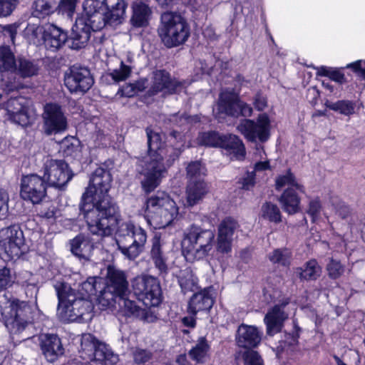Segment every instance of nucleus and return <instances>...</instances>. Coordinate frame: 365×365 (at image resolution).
Returning <instances> with one entry per match:
<instances>
[{
	"mask_svg": "<svg viewBox=\"0 0 365 365\" xmlns=\"http://www.w3.org/2000/svg\"><path fill=\"white\" fill-rule=\"evenodd\" d=\"M111 182L108 170L96 168L82 195L80 210L91 234L105 237L112 235L115 230L118 250L127 259H135L144 250L146 232L130 221H122L118 206L108 195Z\"/></svg>",
	"mask_w": 365,
	"mask_h": 365,
	"instance_id": "nucleus-1",
	"label": "nucleus"
},
{
	"mask_svg": "<svg viewBox=\"0 0 365 365\" xmlns=\"http://www.w3.org/2000/svg\"><path fill=\"white\" fill-rule=\"evenodd\" d=\"M185 137L178 130H172L168 135V144L165 145L158 153L144 157L139 165V173L143 175L141 185L145 192L153 191L160 184L167 168L172 166L185 148Z\"/></svg>",
	"mask_w": 365,
	"mask_h": 365,
	"instance_id": "nucleus-2",
	"label": "nucleus"
},
{
	"mask_svg": "<svg viewBox=\"0 0 365 365\" xmlns=\"http://www.w3.org/2000/svg\"><path fill=\"white\" fill-rule=\"evenodd\" d=\"M58 297L57 316L63 322H87L93 317V304L68 283L57 281L53 285Z\"/></svg>",
	"mask_w": 365,
	"mask_h": 365,
	"instance_id": "nucleus-3",
	"label": "nucleus"
},
{
	"mask_svg": "<svg viewBox=\"0 0 365 365\" xmlns=\"http://www.w3.org/2000/svg\"><path fill=\"white\" fill-rule=\"evenodd\" d=\"M37 313V306L33 307L29 302L14 299L4 308L2 315L10 334L22 335L21 341H24L30 338L26 334V329L33 324Z\"/></svg>",
	"mask_w": 365,
	"mask_h": 365,
	"instance_id": "nucleus-4",
	"label": "nucleus"
},
{
	"mask_svg": "<svg viewBox=\"0 0 365 365\" xmlns=\"http://www.w3.org/2000/svg\"><path fill=\"white\" fill-rule=\"evenodd\" d=\"M178 214L175 201L165 192H158L147 200L145 217L156 229L170 225Z\"/></svg>",
	"mask_w": 365,
	"mask_h": 365,
	"instance_id": "nucleus-5",
	"label": "nucleus"
},
{
	"mask_svg": "<svg viewBox=\"0 0 365 365\" xmlns=\"http://www.w3.org/2000/svg\"><path fill=\"white\" fill-rule=\"evenodd\" d=\"M215 233L192 225L182 242V252L186 260L192 262L205 257L212 249Z\"/></svg>",
	"mask_w": 365,
	"mask_h": 365,
	"instance_id": "nucleus-6",
	"label": "nucleus"
},
{
	"mask_svg": "<svg viewBox=\"0 0 365 365\" xmlns=\"http://www.w3.org/2000/svg\"><path fill=\"white\" fill-rule=\"evenodd\" d=\"M158 35L168 48L183 44L190 36V29L182 16L175 12H165L161 15Z\"/></svg>",
	"mask_w": 365,
	"mask_h": 365,
	"instance_id": "nucleus-7",
	"label": "nucleus"
},
{
	"mask_svg": "<svg viewBox=\"0 0 365 365\" xmlns=\"http://www.w3.org/2000/svg\"><path fill=\"white\" fill-rule=\"evenodd\" d=\"M25 252L24 233L18 225L0 230V257L4 261L18 259Z\"/></svg>",
	"mask_w": 365,
	"mask_h": 365,
	"instance_id": "nucleus-8",
	"label": "nucleus"
},
{
	"mask_svg": "<svg viewBox=\"0 0 365 365\" xmlns=\"http://www.w3.org/2000/svg\"><path fill=\"white\" fill-rule=\"evenodd\" d=\"M134 294L147 307H158L162 302V291L157 278L149 275L138 276L132 281Z\"/></svg>",
	"mask_w": 365,
	"mask_h": 365,
	"instance_id": "nucleus-9",
	"label": "nucleus"
},
{
	"mask_svg": "<svg viewBox=\"0 0 365 365\" xmlns=\"http://www.w3.org/2000/svg\"><path fill=\"white\" fill-rule=\"evenodd\" d=\"M43 170V178L47 185L59 190L63 189L73 177V171L63 160H46Z\"/></svg>",
	"mask_w": 365,
	"mask_h": 365,
	"instance_id": "nucleus-10",
	"label": "nucleus"
},
{
	"mask_svg": "<svg viewBox=\"0 0 365 365\" xmlns=\"http://www.w3.org/2000/svg\"><path fill=\"white\" fill-rule=\"evenodd\" d=\"M42 130L46 135L61 133L68 128L67 118L62 107L55 103H46L42 113Z\"/></svg>",
	"mask_w": 365,
	"mask_h": 365,
	"instance_id": "nucleus-11",
	"label": "nucleus"
},
{
	"mask_svg": "<svg viewBox=\"0 0 365 365\" xmlns=\"http://www.w3.org/2000/svg\"><path fill=\"white\" fill-rule=\"evenodd\" d=\"M64 83L71 93H86L93 85L90 70L85 66L73 65L64 75Z\"/></svg>",
	"mask_w": 365,
	"mask_h": 365,
	"instance_id": "nucleus-12",
	"label": "nucleus"
},
{
	"mask_svg": "<svg viewBox=\"0 0 365 365\" xmlns=\"http://www.w3.org/2000/svg\"><path fill=\"white\" fill-rule=\"evenodd\" d=\"M47 185L43 177L37 174L24 175L21 180L20 195L24 200L38 204L46 197Z\"/></svg>",
	"mask_w": 365,
	"mask_h": 365,
	"instance_id": "nucleus-13",
	"label": "nucleus"
},
{
	"mask_svg": "<svg viewBox=\"0 0 365 365\" xmlns=\"http://www.w3.org/2000/svg\"><path fill=\"white\" fill-rule=\"evenodd\" d=\"M269 120L267 116L260 115L256 122L250 119L242 120L237 128L251 142H255L257 139L265 142L269 137Z\"/></svg>",
	"mask_w": 365,
	"mask_h": 365,
	"instance_id": "nucleus-14",
	"label": "nucleus"
},
{
	"mask_svg": "<svg viewBox=\"0 0 365 365\" xmlns=\"http://www.w3.org/2000/svg\"><path fill=\"white\" fill-rule=\"evenodd\" d=\"M31 104V100L24 96L11 97L5 103L9 120L22 126L27 125L30 123Z\"/></svg>",
	"mask_w": 365,
	"mask_h": 365,
	"instance_id": "nucleus-15",
	"label": "nucleus"
},
{
	"mask_svg": "<svg viewBox=\"0 0 365 365\" xmlns=\"http://www.w3.org/2000/svg\"><path fill=\"white\" fill-rule=\"evenodd\" d=\"M86 18L80 19L86 24L91 31H96L110 26L108 13L101 11L102 3L98 0H85L83 4Z\"/></svg>",
	"mask_w": 365,
	"mask_h": 365,
	"instance_id": "nucleus-16",
	"label": "nucleus"
},
{
	"mask_svg": "<svg viewBox=\"0 0 365 365\" xmlns=\"http://www.w3.org/2000/svg\"><path fill=\"white\" fill-rule=\"evenodd\" d=\"M183 88L182 82L172 78L165 70H157L153 73L152 85L148 91L150 96L159 93L163 95L173 94L181 91Z\"/></svg>",
	"mask_w": 365,
	"mask_h": 365,
	"instance_id": "nucleus-17",
	"label": "nucleus"
},
{
	"mask_svg": "<svg viewBox=\"0 0 365 365\" xmlns=\"http://www.w3.org/2000/svg\"><path fill=\"white\" fill-rule=\"evenodd\" d=\"M81 349L83 353L87 355V357L82 356L83 359L89 361H96L103 362L104 361H115L118 359L109 351L106 346L96 341L91 335L83 337L81 342Z\"/></svg>",
	"mask_w": 365,
	"mask_h": 365,
	"instance_id": "nucleus-18",
	"label": "nucleus"
},
{
	"mask_svg": "<svg viewBox=\"0 0 365 365\" xmlns=\"http://www.w3.org/2000/svg\"><path fill=\"white\" fill-rule=\"evenodd\" d=\"M239 228L238 222L232 217L225 218L218 225L216 250L221 254H228L232 251V245L235 231Z\"/></svg>",
	"mask_w": 365,
	"mask_h": 365,
	"instance_id": "nucleus-19",
	"label": "nucleus"
},
{
	"mask_svg": "<svg viewBox=\"0 0 365 365\" xmlns=\"http://www.w3.org/2000/svg\"><path fill=\"white\" fill-rule=\"evenodd\" d=\"M238 101V95L234 91L228 90L222 91L212 110L215 118L220 120L226 116L237 117Z\"/></svg>",
	"mask_w": 365,
	"mask_h": 365,
	"instance_id": "nucleus-20",
	"label": "nucleus"
},
{
	"mask_svg": "<svg viewBox=\"0 0 365 365\" xmlns=\"http://www.w3.org/2000/svg\"><path fill=\"white\" fill-rule=\"evenodd\" d=\"M263 333L257 327L241 324L235 335L236 344L239 347L252 350L260 344Z\"/></svg>",
	"mask_w": 365,
	"mask_h": 365,
	"instance_id": "nucleus-21",
	"label": "nucleus"
},
{
	"mask_svg": "<svg viewBox=\"0 0 365 365\" xmlns=\"http://www.w3.org/2000/svg\"><path fill=\"white\" fill-rule=\"evenodd\" d=\"M38 340L41 351L48 361L53 362L63 354L64 349L57 335L41 334Z\"/></svg>",
	"mask_w": 365,
	"mask_h": 365,
	"instance_id": "nucleus-22",
	"label": "nucleus"
},
{
	"mask_svg": "<svg viewBox=\"0 0 365 365\" xmlns=\"http://www.w3.org/2000/svg\"><path fill=\"white\" fill-rule=\"evenodd\" d=\"M104 285L119 296V298L128 296L130 293L125 274L114 267H108Z\"/></svg>",
	"mask_w": 365,
	"mask_h": 365,
	"instance_id": "nucleus-23",
	"label": "nucleus"
},
{
	"mask_svg": "<svg viewBox=\"0 0 365 365\" xmlns=\"http://www.w3.org/2000/svg\"><path fill=\"white\" fill-rule=\"evenodd\" d=\"M287 303H282L274 306L265 315L264 322L267 325V333L269 336L280 332L284 322L288 318L284 312Z\"/></svg>",
	"mask_w": 365,
	"mask_h": 365,
	"instance_id": "nucleus-24",
	"label": "nucleus"
},
{
	"mask_svg": "<svg viewBox=\"0 0 365 365\" xmlns=\"http://www.w3.org/2000/svg\"><path fill=\"white\" fill-rule=\"evenodd\" d=\"M91 31L83 20H77L68 37V47L73 50L85 48L91 38Z\"/></svg>",
	"mask_w": 365,
	"mask_h": 365,
	"instance_id": "nucleus-25",
	"label": "nucleus"
},
{
	"mask_svg": "<svg viewBox=\"0 0 365 365\" xmlns=\"http://www.w3.org/2000/svg\"><path fill=\"white\" fill-rule=\"evenodd\" d=\"M101 3L106 6L110 27L115 28L123 22L127 7L125 0H103Z\"/></svg>",
	"mask_w": 365,
	"mask_h": 365,
	"instance_id": "nucleus-26",
	"label": "nucleus"
},
{
	"mask_svg": "<svg viewBox=\"0 0 365 365\" xmlns=\"http://www.w3.org/2000/svg\"><path fill=\"white\" fill-rule=\"evenodd\" d=\"M214 304V299L206 289L195 293L188 302L187 312L196 315L200 312L209 311Z\"/></svg>",
	"mask_w": 365,
	"mask_h": 365,
	"instance_id": "nucleus-27",
	"label": "nucleus"
},
{
	"mask_svg": "<svg viewBox=\"0 0 365 365\" xmlns=\"http://www.w3.org/2000/svg\"><path fill=\"white\" fill-rule=\"evenodd\" d=\"M152 245L150 251V257L155 267L158 270L159 275L165 277L168 271L167 257L163 250L160 237L155 236L152 240Z\"/></svg>",
	"mask_w": 365,
	"mask_h": 365,
	"instance_id": "nucleus-28",
	"label": "nucleus"
},
{
	"mask_svg": "<svg viewBox=\"0 0 365 365\" xmlns=\"http://www.w3.org/2000/svg\"><path fill=\"white\" fill-rule=\"evenodd\" d=\"M45 43L47 48L52 51H57L61 48L66 42L68 43L67 33L53 24L46 26Z\"/></svg>",
	"mask_w": 365,
	"mask_h": 365,
	"instance_id": "nucleus-29",
	"label": "nucleus"
},
{
	"mask_svg": "<svg viewBox=\"0 0 365 365\" xmlns=\"http://www.w3.org/2000/svg\"><path fill=\"white\" fill-rule=\"evenodd\" d=\"M209 192V187L204 180L188 181L186 187L187 206L192 207L201 202Z\"/></svg>",
	"mask_w": 365,
	"mask_h": 365,
	"instance_id": "nucleus-30",
	"label": "nucleus"
},
{
	"mask_svg": "<svg viewBox=\"0 0 365 365\" xmlns=\"http://www.w3.org/2000/svg\"><path fill=\"white\" fill-rule=\"evenodd\" d=\"M71 251L80 260L90 261L93 250V244L88 237L78 235L71 240Z\"/></svg>",
	"mask_w": 365,
	"mask_h": 365,
	"instance_id": "nucleus-31",
	"label": "nucleus"
},
{
	"mask_svg": "<svg viewBox=\"0 0 365 365\" xmlns=\"http://www.w3.org/2000/svg\"><path fill=\"white\" fill-rule=\"evenodd\" d=\"M132 10L133 14L130 21L133 26L139 28L148 25L152 14L148 5L142 1H135L132 5Z\"/></svg>",
	"mask_w": 365,
	"mask_h": 365,
	"instance_id": "nucleus-32",
	"label": "nucleus"
},
{
	"mask_svg": "<svg viewBox=\"0 0 365 365\" xmlns=\"http://www.w3.org/2000/svg\"><path fill=\"white\" fill-rule=\"evenodd\" d=\"M220 148L233 153L237 159H243L245 156V148L242 141L235 135H222Z\"/></svg>",
	"mask_w": 365,
	"mask_h": 365,
	"instance_id": "nucleus-33",
	"label": "nucleus"
},
{
	"mask_svg": "<svg viewBox=\"0 0 365 365\" xmlns=\"http://www.w3.org/2000/svg\"><path fill=\"white\" fill-rule=\"evenodd\" d=\"M297 190L292 187H287L279 199L284 212L289 215L297 213L299 210L300 198Z\"/></svg>",
	"mask_w": 365,
	"mask_h": 365,
	"instance_id": "nucleus-34",
	"label": "nucleus"
},
{
	"mask_svg": "<svg viewBox=\"0 0 365 365\" xmlns=\"http://www.w3.org/2000/svg\"><path fill=\"white\" fill-rule=\"evenodd\" d=\"M322 273V267L316 259H310L304 264V268L297 267L296 274L302 280H316Z\"/></svg>",
	"mask_w": 365,
	"mask_h": 365,
	"instance_id": "nucleus-35",
	"label": "nucleus"
},
{
	"mask_svg": "<svg viewBox=\"0 0 365 365\" xmlns=\"http://www.w3.org/2000/svg\"><path fill=\"white\" fill-rule=\"evenodd\" d=\"M210 346L204 337L200 338L197 344L189 351L188 355L197 364H203L209 358Z\"/></svg>",
	"mask_w": 365,
	"mask_h": 365,
	"instance_id": "nucleus-36",
	"label": "nucleus"
},
{
	"mask_svg": "<svg viewBox=\"0 0 365 365\" xmlns=\"http://www.w3.org/2000/svg\"><path fill=\"white\" fill-rule=\"evenodd\" d=\"M46 27L38 24H29L24 31V37L30 43L41 44L45 41Z\"/></svg>",
	"mask_w": 365,
	"mask_h": 365,
	"instance_id": "nucleus-37",
	"label": "nucleus"
},
{
	"mask_svg": "<svg viewBox=\"0 0 365 365\" xmlns=\"http://www.w3.org/2000/svg\"><path fill=\"white\" fill-rule=\"evenodd\" d=\"M55 0H36L32 6V15L38 19H44L56 11Z\"/></svg>",
	"mask_w": 365,
	"mask_h": 365,
	"instance_id": "nucleus-38",
	"label": "nucleus"
},
{
	"mask_svg": "<svg viewBox=\"0 0 365 365\" xmlns=\"http://www.w3.org/2000/svg\"><path fill=\"white\" fill-rule=\"evenodd\" d=\"M101 285H103L101 278L91 277L82 282L76 291L85 297L86 299H91V296L97 294L98 289H101Z\"/></svg>",
	"mask_w": 365,
	"mask_h": 365,
	"instance_id": "nucleus-39",
	"label": "nucleus"
},
{
	"mask_svg": "<svg viewBox=\"0 0 365 365\" xmlns=\"http://www.w3.org/2000/svg\"><path fill=\"white\" fill-rule=\"evenodd\" d=\"M97 304L101 309H106L113 307L119 301V296L108 289L104 284L99 289V294L97 295Z\"/></svg>",
	"mask_w": 365,
	"mask_h": 365,
	"instance_id": "nucleus-40",
	"label": "nucleus"
},
{
	"mask_svg": "<svg viewBox=\"0 0 365 365\" xmlns=\"http://www.w3.org/2000/svg\"><path fill=\"white\" fill-rule=\"evenodd\" d=\"M182 292L186 294L189 292L196 291L197 287L198 280L192 271L190 269H185L182 273L178 279Z\"/></svg>",
	"mask_w": 365,
	"mask_h": 365,
	"instance_id": "nucleus-41",
	"label": "nucleus"
},
{
	"mask_svg": "<svg viewBox=\"0 0 365 365\" xmlns=\"http://www.w3.org/2000/svg\"><path fill=\"white\" fill-rule=\"evenodd\" d=\"M118 305L127 316L135 317H143L144 316L145 310L137 305L134 300L128 299L127 296L119 298Z\"/></svg>",
	"mask_w": 365,
	"mask_h": 365,
	"instance_id": "nucleus-42",
	"label": "nucleus"
},
{
	"mask_svg": "<svg viewBox=\"0 0 365 365\" xmlns=\"http://www.w3.org/2000/svg\"><path fill=\"white\" fill-rule=\"evenodd\" d=\"M275 183L277 190H279L284 186H287V187L296 189L300 192H304V186L296 180L295 176L290 172V170H288L284 175L278 176L276 178Z\"/></svg>",
	"mask_w": 365,
	"mask_h": 365,
	"instance_id": "nucleus-43",
	"label": "nucleus"
},
{
	"mask_svg": "<svg viewBox=\"0 0 365 365\" xmlns=\"http://www.w3.org/2000/svg\"><path fill=\"white\" fill-rule=\"evenodd\" d=\"M325 106L330 110L344 115L349 116L355 113L356 104L351 101L340 100L334 103L327 101Z\"/></svg>",
	"mask_w": 365,
	"mask_h": 365,
	"instance_id": "nucleus-44",
	"label": "nucleus"
},
{
	"mask_svg": "<svg viewBox=\"0 0 365 365\" xmlns=\"http://www.w3.org/2000/svg\"><path fill=\"white\" fill-rule=\"evenodd\" d=\"M15 70L23 78H29L37 75L39 67L36 63L26 58H19Z\"/></svg>",
	"mask_w": 365,
	"mask_h": 365,
	"instance_id": "nucleus-45",
	"label": "nucleus"
},
{
	"mask_svg": "<svg viewBox=\"0 0 365 365\" xmlns=\"http://www.w3.org/2000/svg\"><path fill=\"white\" fill-rule=\"evenodd\" d=\"M16 65L11 49L8 46L0 47V71H14Z\"/></svg>",
	"mask_w": 365,
	"mask_h": 365,
	"instance_id": "nucleus-46",
	"label": "nucleus"
},
{
	"mask_svg": "<svg viewBox=\"0 0 365 365\" xmlns=\"http://www.w3.org/2000/svg\"><path fill=\"white\" fill-rule=\"evenodd\" d=\"M261 216L270 222L278 223L281 222V212L277 205L267 202L262 205Z\"/></svg>",
	"mask_w": 365,
	"mask_h": 365,
	"instance_id": "nucleus-47",
	"label": "nucleus"
},
{
	"mask_svg": "<svg viewBox=\"0 0 365 365\" xmlns=\"http://www.w3.org/2000/svg\"><path fill=\"white\" fill-rule=\"evenodd\" d=\"M61 148L65 155L76 158L81 153V143L74 138H66L61 143Z\"/></svg>",
	"mask_w": 365,
	"mask_h": 365,
	"instance_id": "nucleus-48",
	"label": "nucleus"
},
{
	"mask_svg": "<svg viewBox=\"0 0 365 365\" xmlns=\"http://www.w3.org/2000/svg\"><path fill=\"white\" fill-rule=\"evenodd\" d=\"M292 252L289 250L275 249L269 255V259L274 264L287 267L291 262Z\"/></svg>",
	"mask_w": 365,
	"mask_h": 365,
	"instance_id": "nucleus-49",
	"label": "nucleus"
},
{
	"mask_svg": "<svg viewBox=\"0 0 365 365\" xmlns=\"http://www.w3.org/2000/svg\"><path fill=\"white\" fill-rule=\"evenodd\" d=\"M145 131L148 138V155H151L153 153H158L160 149L165 146L162 142L161 135L159 133L154 132L149 128H147Z\"/></svg>",
	"mask_w": 365,
	"mask_h": 365,
	"instance_id": "nucleus-50",
	"label": "nucleus"
},
{
	"mask_svg": "<svg viewBox=\"0 0 365 365\" xmlns=\"http://www.w3.org/2000/svg\"><path fill=\"white\" fill-rule=\"evenodd\" d=\"M186 171L189 181L203 180L202 176L205 175V169L200 161L190 163L187 166Z\"/></svg>",
	"mask_w": 365,
	"mask_h": 365,
	"instance_id": "nucleus-51",
	"label": "nucleus"
},
{
	"mask_svg": "<svg viewBox=\"0 0 365 365\" xmlns=\"http://www.w3.org/2000/svg\"><path fill=\"white\" fill-rule=\"evenodd\" d=\"M222 135L215 131H209L202 133L199 137L201 145L210 147H220Z\"/></svg>",
	"mask_w": 365,
	"mask_h": 365,
	"instance_id": "nucleus-52",
	"label": "nucleus"
},
{
	"mask_svg": "<svg viewBox=\"0 0 365 365\" xmlns=\"http://www.w3.org/2000/svg\"><path fill=\"white\" fill-rule=\"evenodd\" d=\"M131 73V67L125 65L123 61L120 62V67L114 69L109 73V76L115 82L125 81Z\"/></svg>",
	"mask_w": 365,
	"mask_h": 365,
	"instance_id": "nucleus-53",
	"label": "nucleus"
},
{
	"mask_svg": "<svg viewBox=\"0 0 365 365\" xmlns=\"http://www.w3.org/2000/svg\"><path fill=\"white\" fill-rule=\"evenodd\" d=\"M76 3L77 0H60L58 6H56L55 11L71 18L75 11Z\"/></svg>",
	"mask_w": 365,
	"mask_h": 365,
	"instance_id": "nucleus-54",
	"label": "nucleus"
},
{
	"mask_svg": "<svg viewBox=\"0 0 365 365\" xmlns=\"http://www.w3.org/2000/svg\"><path fill=\"white\" fill-rule=\"evenodd\" d=\"M329 277L332 279L339 278L344 272V267L338 260L331 258L327 265Z\"/></svg>",
	"mask_w": 365,
	"mask_h": 365,
	"instance_id": "nucleus-55",
	"label": "nucleus"
},
{
	"mask_svg": "<svg viewBox=\"0 0 365 365\" xmlns=\"http://www.w3.org/2000/svg\"><path fill=\"white\" fill-rule=\"evenodd\" d=\"M245 365H264L259 353L254 350H247L242 354Z\"/></svg>",
	"mask_w": 365,
	"mask_h": 365,
	"instance_id": "nucleus-56",
	"label": "nucleus"
},
{
	"mask_svg": "<svg viewBox=\"0 0 365 365\" xmlns=\"http://www.w3.org/2000/svg\"><path fill=\"white\" fill-rule=\"evenodd\" d=\"M14 282V277L11 269L7 267L0 269V289L11 287Z\"/></svg>",
	"mask_w": 365,
	"mask_h": 365,
	"instance_id": "nucleus-57",
	"label": "nucleus"
},
{
	"mask_svg": "<svg viewBox=\"0 0 365 365\" xmlns=\"http://www.w3.org/2000/svg\"><path fill=\"white\" fill-rule=\"evenodd\" d=\"M240 187L243 190H249L255 185V171H247L240 178L237 182Z\"/></svg>",
	"mask_w": 365,
	"mask_h": 365,
	"instance_id": "nucleus-58",
	"label": "nucleus"
},
{
	"mask_svg": "<svg viewBox=\"0 0 365 365\" xmlns=\"http://www.w3.org/2000/svg\"><path fill=\"white\" fill-rule=\"evenodd\" d=\"M19 3V0H0V17L9 16Z\"/></svg>",
	"mask_w": 365,
	"mask_h": 365,
	"instance_id": "nucleus-59",
	"label": "nucleus"
},
{
	"mask_svg": "<svg viewBox=\"0 0 365 365\" xmlns=\"http://www.w3.org/2000/svg\"><path fill=\"white\" fill-rule=\"evenodd\" d=\"M152 358V353L146 349H138L133 352L134 361L137 364H145Z\"/></svg>",
	"mask_w": 365,
	"mask_h": 365,
	"instance_id": "nucleus-60",
	"label": "nucleus"
},
{
	"mask_svg": "<svg viewBox=\"0 0 365 365\" xmlns=\"http://www.w3.org/2000/svg\"><path fill=\"white\" fill-rule=\"evenodd\" d=\"M1 32L5 38H7V42L14 44L16 35L17 34V26L16 24H9L2 26Z\"/></svg>",
	"mask_w": 365,
	"mask_h": 365,
	"instance_id": "nucleus-61",
	"label": "nucleus"
},
{
	"mask_svg": "<svg viewBox=\"0 0 365 365\" xmlns=\"http://www.w3.org/2000/svg\"><path fill=\"white\" fill-rule=\"evenodd\" d=\"M38 292V287L34 282H28L25 287V294L26 297L31 300L36 306L37 294Z\"/></svg>",
	"mask_w": 365,
	"mask_h": 365,
	"instance_id": "nucleus-62",
	"label": "nucleus"
},
{
	"mask_svg": "<svg viewBox=\"0 0 365 365\" xmlns=\"http://www.w3.org/2000/svg\"><path fill=\"white\" fill-rule=\"evenodd\" d=\"M9 195L8 193L0 189V217H4L6 216L9 207H8V202H9Z\"/></svg>",
	"mask_w": 365,
	"mask_h": 365,
	"instance_id": "nucleus-63",
	"label": "nucleus"
},
{
	"mask_svg": "<svg viewBox=\"0 0 365 365\" xmlns=\"http://www.w3.org/2000/svg\"><path fill=\"white\" fill-rule=\"evenodd\" d=\"M237 106V117L240 115L245 117L251 116L252 113V108L250 105L239 99Z\"/></svg>",
	"mask_w": 365,
	"mask_h": 365,
	"instance_id": "nucleus-64",
	"label": "nucleus"
}]
</instances>
